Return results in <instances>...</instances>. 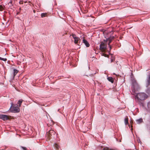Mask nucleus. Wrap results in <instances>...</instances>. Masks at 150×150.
<instances>
[{
  "instance_id": "1",
  "label": "nucleus",
  "mask_w": 150,
  "mask_h": 150,
  "mask_svg": "<svg viewBox=\"0 0 150 150\" xmlns=\"http://www.w3.org/2000/svg\"><path fill=\"white\" fill-rule=\"evenodd\" d=\"M135 98L138 100H143L146 98L147 96L144 93H135L134 94Z\"/></svg>"
},
{
  "instance_id": "2",
  "label": "nucleus",
  "mask_w": 150,
  "mask_h": 150,
  "mask_svg": "<svg viewBox=\"0 0 150 150\" xmlns=\"http://www.w3.org/2000/svg\"><path fill=\"white\" fill-rule=\"evenodd\" d=\"M11 112L13 113L18 112L20 111L19 108L17 104L13 105V103H11V105L10 108Z\"/></svg>"
},
{
  "instance_id": "3",
  "label": "nucleus",
  "mask_w": 150,
  "mask_h": 150,
  "mask_svg": "<svg viewBox=\"0 0 150 150\" xmlns=\"http://www.w3.org/2000/svg\"><path fill=\"white\" fill-rule=\"evenodd\" d=\"M114 38V36L112 35H111L109 38H108V39H107V40L108 41H109L108 45H109L110 47V50L108 52L109 53L110 52V51L111 50V49L112 48V47L110 46V44L111 43V42L112 40H113Z\"/></svg>"
},
{
  "instance_id": "4",
  "label": "nucleus",
  "mask_w": 150,
  "mask_h": 150,
  "mask_svg": "<svg viewBox=\"0 0 150 150\" xmlns=\"http://www.w3.org/2000/svg\"><path fill=\"white\" fill-rule=\"evenodd\" d=\"M72 36L74 39V42L75 43L79 45V44H78V43L79 41L80 42V38H79L76 37V35L74 34H72Z\"/></svg>"
},
{
  "instance_id": "5",
  "label": "nucleus",
  "mask_w": 150,
  "mask_h": 150,
  "mask_svg": "<svg viewBox=\"0 0 150 150\" xmlns=\"http://www.w3.org/2000/svg\"><path fill=\"white\" fill-rule=\"evenodd\" d=\"M107 45L105 44L103 42H102L100 45V50H104L106 49Z\"/></svg>"
},
{
  "instance_id": "6",
  "label": "nucleus",
  "mask_w": 150,
  "mask_h": 150,
  "mask_svg": "<svg viewBox=\"0 0 150 150\" xmlns=\"http://www.w3.org/2000/svg\"><path fill=\"white\" fill-rule=\"evenodd\" d=\"M0 118L4 121L6 120L9 119L8 116L5 115H0Z\"/></svg>"
},
{
  "instance_id": "7",
  "label": "nucleus",
  "mask_w": 150,
  "mask_h": 150,
  "mask_svg": "<svg viewBox=\"0 0 150 150\" xmlns=\"http://www.w3.org/2000/svg\"><path fill=\"white\" fill-rule=\"evenodd\" d=\"M83 42L84 44L87 47H89L90 46V44H89L88 42L85 39H83Z\"/></svg>"
},
{
  "instance_id": "8",
  "label": "nucleus",
  "mask_w": 150,
  "mask_h": 150,
  "mask_svg": "<svg viewBox=\"0 0 150 150\" xmlns=\"http://www.w3.org/2000/svg\"><path fill=\"white\" fill-rule=\"evenodd\" d=\"M136 122L137 124H140L143 122V120L142 118H140L139 119L136 120Z\"/></svg>"
},
{
  "instance_id": "9",
  "label": "nucleus",
  "mask_w": 150,
  "mask_h": 150,
  "mask_svg": "<svg viewBox=\"0 0 150 150\" xmlns=\"http://www.w3.org/2000/svg\"><path fill=\"white\" fill-rule=\"evenodd\" d=\"M107 78L109 81L111 82L112 83H113L114 80L113 78L111 77H108Z\"/></svg>"
},
{
  "instance_id": "10",
  "label": "nucleus",
  "mask_w": 150,
  "mask_h": 150,
  "mask_svg": "<svg viewBox=\"0 0 150 150\" xmlns=\"http://www.w3.org/2000/svg\"><path fill=\"white\" fill-rule=\"evenodd\" d=\"M23 101V100L22 99H20L18 101V104L19 105H18V107L19 108L20 107H21V103Z\"/></svg>"
},
{
  "instance_id": "11",
  "label": "nucleus",
  "mask_w": 150,
  "mask_h": 150,
  "mask_svg": "<svg viewBox=\"0 0 150 150\" xmlns=\"http://www.w3.org/2000/svg\"><path fill=\"white\" fill-rule=\"evenodd\" d=\"M18 71L16 69H13V78H14L16 75V74L18 73Z\"/></svg>"
},
{
  "instance_id": "12",
  "label": "nucleus",
  "mask_w": 150,
  "mask_h": 150,
  "mask_svg": "<svg viewBox=\"0 0 150 150\" xmlns=\"http://www.w3.org/2000/svg\"><path fill=\"white\" fill-rule=\"evenodd\" d=\"M132 85L134 88H135V86L137 84V82L135 80H133L132 81Z\"/></svg>"
},
{
  "instance_id": "13",
  "label": "nucleus",
  "mask_w": 150,
  "mask_h": 150,
  "mask_svg": "<svg viewBox=\"0 0 150 150\" xmlns=\"http://www.w3.org/2000/svg\"><path fill=\"white\" fill-rule=\"evenodd\" d=\"M147 110L148 112H150V101L147 103Z\"/></svg>"
},
{
  "instance_id": "14",
  "label": "nucleus",
  "mask_w": 150,
  "mask_h": 150,
  "mask_svg": "<svg viewBox=\"0 0 150 150\" xmlns=\"http://www.w3.org/2000/svg\"><path fill=\"white\" fill-rule=\"evenodd\" d=\"M125 125H127L128 124V118L127 117L125 118Z\"/></svg>"
},
{
  "instance_id": "15",
  "label": "nucleus",
  "mask_w": 150,
  "mask_h": 150,
  "mask_svg": "<svg viewBox=\"0 0 150 150\" xmlns=\"http://www.w3.org/2000/svg\"><path fill=\"white\" fill-rule=\"evenodd\" d=\"M102 150H113L111 149H110L109 148L107 147H102L101 148Z\"/></svg>"
},
{
  "instance_id": "16",
  "label": "nucleus",
  "mask_w": 150,
  "mask_h": 150,
  "mask_svg": "<svg viewBox=\"0 0 150 150\" xmlns=\"http://www.w3.org/2000/svg\"><path fill=\"white\" fill-rule=\"evenodd\" d=\"M47 13H42L41 15V17H45L46 16Z\"/></svg>"
},
{
  "instance_id": "17",
  "label": "nucleus",
  "mask_w": 150,
  "mask_h": 150,
  "mask_svg": "<svg viewBox=\"0 0 150 150\" xmlns=\"http://www.w3.org/2000/svg\"><path fill=\"white\" fill-rule=\"evenodd\" d=\"M147 82L148 85L150 84V75L149 76L148 79H147Z\"/></svg>"
},
{
  "instance_id": "18",
  "label": "nucleus",
  "mask_w": 150,
  "mask_h": 150,
  "mask_svg": "<svg viewBox=\"0 0 150 150\" xmlns=\"http://www.w3.org/2000/svg\"><path fill=\"white\" fill-rule=\"evenodd\" d=\"M54 146L57 149H59V146L57 144H55Z\"/></svg>"
},
{
  "instance_id": "19",
  "label": "nucleus",
  "mask_w": 150,
  "mask_h": 150,
  "mask_svg": "<svg viewBox=\"0 0 150 150\" xmlns=\"http://www.w3.org/2000/svg\"><path fill=\"white\" fill-rule=\"evenodd\" d=\"M0 60H3L4 61H6L7 60V59L6 58H2L1 57H0Z\"/></svg>"
},
{
  "instance_id": "20",
  "label": "nucleus",
  "mask_w": 150,
  "mask_h": 150,
  "mask_svg": "<svg viewBox=\"0 0 150 150\" xmlns=\"http://www.w3.org/2000/svg\"><path fill=\"white\" fill-rule=\"evenodd\" d=\"M21 149H22L23 150H26L27 149L26 147L22 146H20Z\"/></svg>"
},
{
  "instance_id": "21",
  "label": "nucleus",
  "mask_w": 150,
  "mask_h": 150,
  "mask_svg": "<svg viewBox=\"0 0 150 150\" xmlns=\"http://www.w3.org/2000/svg\"><path fill=\"white\" fill-rule=\"evenodd\" d=\"M96 72L95 73H92L90 75V76H93L94 75L96 74Z\"/></svg>"
},
{
  "instance_id": "22",
  "label": "nucleus",
  "mask_w": 150,
  "mask_h": 150,
  "mask_svg": "<svg viewBox=\"0 0 150 150\" xmlns=\"http://www.w3.org/2000/svg\"><path fill=\"white\" fill-rule=\"evenodd\" d=\"M52 132H53V131L52 130H50L49 131V134H51V133H52Z\"/></svg>"
},
{
  "instance_id": "23",
  "label": "nucleus",
  "mask_w": 150,
  "mask_h": 150,
  "mask_svg": "<svg viewBox=\"0 0 150 150\" xmlns=\"http://www.w3.org/2000/svg\"><path fill=\"white\" fill-rule=\"evenodd\" d=\"M114 60V59H111V62H112Z\"/></svg>"
},
{
  "instance_id": "24",
  "label": "nucleus",
  "mask_w": 150,
  "mask_h": 150,
  "mask_svg": "<svg viewBox=\"0 0 150 150\" xmlns=\"http://www.w3.org/2000/svg\"><path fill=\"white\" fill-rule=\"evenodd\" d=\"M9 3H11V4H12V1H11L9 2Z\"/></svg>"
}]
</instances>
